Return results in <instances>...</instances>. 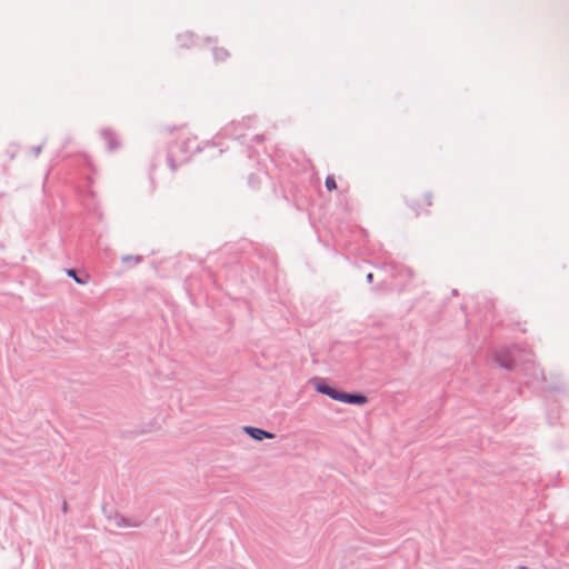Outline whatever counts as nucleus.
<instances>
[{"label":"nucleus","mask_w":569,"mask_h":569,"mask_svg":"<svg viewBox=\"0 0 569 569\" xmlns=\"http://www.w3.org/2000/svg\"><path fill=\"white\" fill-rule=\"evenodd\" d=\"M495 360L496 362L502 367V368H506V369H512L513 368V361L509 360V359H505L502 353H497L495 356Z\"/></svg>","instance_id":"5"},{"label":"nucleus","mask_w":569,"mask_h":569,"mask_svg":"<svg viewBox=\"0 0 569 569\" xmlns=\"http://www.w3.org/2000/svg\"><path fill=\"white\" fill-rule=\"evenodd\" d=\"M372 279H373L372 273H368V276H367V280H368L369 282H371V281H372Z\"/></svg>","instance_id":"9"},{"label":"nucleus","mask_w":569,"mask_h":569,"mask_svg":"<svg viewBox=\"0 0 569 569\" xmlns=\"http://www.w3.org/2000/svg\"><path fill=\"white\" fill-rule=\"evenodd\" d=\"M317 391H319V392H321L323 395H327L331 399H335V400L338 399V396H339V392H340V391H337L336 389H332L331 387L326 386V385L318 386L317 387Z\"/></svg>","instance_id":"4"},{"label":"nucleus","mask_w":569,"mask_h":569,"mask_svg":"<svg viewBox=\"0 0 569 569\" xmlns=\"http://www.w3.org/2000/svg\"><path fill=\"white\" fill-rule=\"evenodd\" d=\"M326 188L329 190V191H332V190H336L337 189V183H336V180H335V177L333 176H328L326 178Z\"/></svg>","instance_id":"6"},{"label":"nucleus","mask_w":569,"mask_h":569,"mask_svg":"<svg viewBox=\"0 0 569 569\" xmlns=\"http://www.w3.org/2000/svg\"><path fill=\"white\" fill-rule=\"evenodd\" d=\"M432 204L431 197L429 194H423L416 199L412 203V209L419 214L422 212H428V208Z\"/></svg>","instance_id":"1"},{"label":"nucleus","mask_w":569,"mask_h":569,"mask_svg":"<svg viewBox=\"0 0 569 569\" xmlns=\"http://www.w3.org/2000/svg\"><path fill=\"white\" fill-rule=\"evenodd\" d=\"M66 273H67L69 277L73 278L76 282H78V283H80V284L86 283V280H83V279H81V278H79V277L77 276V273H76V270H74V269H67V270H66Z\"/></svg>","instance_id":"7"},{"label":"nucleus","mask_w":569,"mask_h":569,"mask_svg":"<svg viewBox=\"0 0 569 569\" xmlns=\"http://www.w3.org/2000/svg\"><path fill=\"white\" fill-rule=\"evenodd\" d=\"M337 400L355 405H365L367 402V398L362 395H351L346 392H339Z\"/></svg>","instance_id":"2"},{"label":"nucleus","mask_w":569,"mask_h":569,"mask_svg":"<svg viewBox=\"0 0 569 569\" xmlns=\"http://www.w3.org/2000/svg\"><path fill=\"white\" fill-rule=\"evenodd\" d=\"M244 430L247 433H249L256 440H262L263 438H267V439L273 438L272 433L264 431L262 429H259V428L246 427Z\"/></svg>","instance_id":"3"},{"label":"nucleus","mask_w":569,"mask_h":569,"mask_svg":"<svg viewBox=\"0 0 569 569\" xmlns=\"http://www.w3.org/2000/svg\"><path fill=\"white\" fill-rule=\"evenodd\" d=\"M226 56H228V53H227L224 50H222V49H218V50L216 51V57H217V58H221V59H222V58H223V57H226Z\"/></svg>","instance_id":"8"}]
</instances>
